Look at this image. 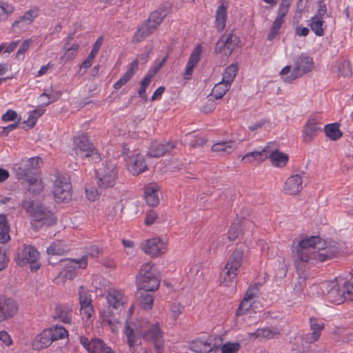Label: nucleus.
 Listing matches in <instances>:
<instances>
[{
  "label": "nucleus",
  "mask_w": 353,
  "mask_h": 353,
  "mask_svg": "<svg viewBox=\"0 0 353 353\" xmlns=\"http://www.w3.org/2000/svg\"><path fill=\"white\" fill-rule=\"evenodd\" d=\"M242 228L239 223H234L231 225L228 231V239L234 241L241 233Z\"/></svg>",
  "instance_id": "5fc2aeb1"
},
{
  "label": "nucleus",
  "mask_w": 353,
  "mask_h": 353,
  "mask_svg": "<svg viewBox=\"0 0 353 353\" xmlns=\"http://www.w3.org/2000/svg\"><path fill=\"white\" fill-rule=\"evenodd\" d=\"M238 72V65L236 63H232L228 66L223 75L222 80L225 83H227L231 85L233 82L234 77H236Z\"/></svg>",
  "instance_id": "8fccbe9b"
},
{
  "label": "nucleus",
  "mask_w": 353,
  "mask_h": 353,
  "mask_svg": "<svg viewBox=\"0 0 353 353\" xmlns=\"http://www.w3.org/2000/svg\"><path fill=\"white\" fill-rule=\"evenodd\" d=\"M45 112V109L43 108H37L30 112L29 117L27 120L23 122V124L26 125L28 128H33L36 123L37 120L39 117H40Z\"/></svg>",
  "instance_id": "3c124183"
},
{
  "label": "nucleus",
  "mask_w": 353,
  "mask_h": 353,
  "mask_svg": "<svg viewBox=\"0 0 353 353\" xmlns=\"http://www.w3.org/2000/svg\"><path fill=\"white\" fill-rule=\"evenodd\" d=\"M212 344L207 341L196 340L190 345V349L196 353H216L219 350V346L211 347Z\"/></svg>",
  "instance_id": "2f4dec72"
},
{
  "label": "nucleus",
  "mask_w": 353,
  "mask_h": 353,
  "mask_svg": "<svg viewBox=\"0 0 353 353\" xmlns=\"http://www.w3.org/2000/svg\"><path fill=\"white\" fill-rule=\"evenodd\" d=\"M126 161L128 170L134 176H137L148 169L145 157L139 153L128 155Z\"/></svg>",
  "instance_id": "dca6fc26"
},
{
  "label": "nucleus",
  "mask_w": 353,
  "mask_h": 353,
  "mask_svg": "<svg viewBox=\"0 0 353 353\" xmlns=\"http://www.w3.org/2000/svg\"><path fill=\"white\" fill-rule=\"evenodd\" d=\"M281 335L280 331L275 327H268L257 329L254 332L248 333V338L250 340L260 339H271L279 338Z\"/></svg>",
  "instance_id": "393cba45"
},
{
  "label": "nucleus",
  "mask_w": 353,
  "mask_h": 353,
  "mask_svg": "<svg viewBox=\"0 0 353 353\" xmlns=\"http://www.w3.org/2000/svg\"><path fill=\"white\" fill-rule=\"evenodd\" d=\"M171 311L173 317L176 319L183 312V306L179 303H174L171 306Z\"/></svg>",
  "instance_id": "0e129e2a"
},
{
  "label": "nucleus",
  "mask_w": 353,
  "mask_h": 353,
  "mask_svg": "<svg viewBox=\"0 0 353 353\" xmlns=\"http://www.w3.org/2000/svg\"><path fill=\"white\" fill-rule=\"evenodd\" d=\"M241 347L239 343H226L221 347L222 353H236Z\"/></svg>",
  "instance_id": "6e6d98bb"
},
{
  "label": "nucleus",
  "mask_w": 353,
  "mask_h": 353,
  "mask_svg": "<svg viewBox=\"0 0 353 353\" xmlns=\"http://www.w3.org/2000/svg\"><path fill=\"white\" fill-rule=\"evenodd\" d=\"M139 327H137L134 330L132 328L128 322L125 323L124 334L127 338L128 345L130 347H134L137 344V335H140L139 332H137Z\"/></svg>",
  "instance_id": "de8ad7c7"
},
{
  "label": "nucleus",
  "mask_w": 353,
  "mask_h": 353,
  "mask_svg": "<svg viewBox=\"0 0 353 353\" xmlns=\"http://www.w3.org/2000/svg\"><path fill=\"white\" fill-rule=\"evenodd\" d=\"M53 194L57 202L68 201L72 197V185L66 176L58 174L54 181Z\"/></svg>",
  "instance_id": "f8f14e48"
},
{
  "label": "nucleus",
  "mask_w": 353,
  "mask_h": 353,
  "mask_svg": "<svg viewBox=\"0 0 353 353\" xmlns=\"http://www.w3.org/2000/svg\"><path fill=\"white\" fill-rule=\"evenodd\" d=\"M142 249L145 254L152 257H155L164 253L165 245L161 239H152L142 243Z\"/></svg>",
  "instance_id": "aec40b11"
},
{
  "label": "nucleus",
  "mask_w": 353,
  "mask_h": 353,
  "mask_svg": "<svg viewBox=\"0 0 353 353\" xmlns=\"http://www.w3.org/2000/svg\"><path fill=\"white\" fill-rule=\"evenodd\" d=\"M22 207L32 217V227L37 230V223L39 225L51 226L57 223V218L49 207L45 205L39 201L24 199L22 201Z\"/></svg>",
  "instance_id": "7ed1b4c3"
},
{
  "label": "nucleus",
  "mask_w": 353,
  "mask_h": 353,
  "mask_svg": "<svg viewBox=\"0 0 353 353\" xmlns=\"http://www.w3.org/2000/svg\"><path fill=\"white\" fill-rule=\"evenodd\" d=\"M50 332V330L47 329L38 334L32 342V348L36 350H39L50 346L54 341Z\"/></svg>",
  "instance_id": "a878e982"
},
{
  "label": "nucleus",
  "mask_w": 353,
  "mask_h": 353,
  "mask_svg": "<svg viewBox=\"0 0 353 353\" xmlns=\"http://www.w3.org/2000/svg\"><path fill=\"white\" fill-rule=\"evenodd\" d=\"M17 113L13 110H8L2 116V120L5 122L14 121L17 118Z\"/></svg>",
  "instance_id": "e2e57ef3"
},
{
  "label": "nucleus",
  "mask_w": 353,
  "mask_h": 353,
  "mask_svg": "<svg viewBox=\"0 0 353 353\" xmlns=\"http://www.w3.org/2000/svg\"><path fill=\"white\" fill-rule=\"evenodd\" d=\"M157 218V213L154 210H150L147 214L145 219V223L147 225H150L154 223Z\"/></svg>",
  "instance_id": "69168bd1"
},
{
  "label": "nucleus",
  "mask_w": 353,
  "mask_h": 353,
  "mask_svg": "<svg viewBox=\"0 0 353 353\" xmlns=\"http://www.w3.org/2000/svg\"><path fill=\"white\" fill-rule=\"evenodd\" d=\"M176 142L173 141L162 143L152 142L150 146L147 155L150 157L159 158L170 153L176 148Z\"/></svg>",
  "instance_id": "6ab92c4d"
},
{
  "label": "nucleus",
  "mask_w": 353,
  "mask_h": 353,
  "mask_svg": "<svg viewBox=\"0 0 353 353\" xmlns=\"http://www.w3.org/2000/svg\"><path fill=\"white\" fill-rule=\"evenodd\" d=\"M79 294L81 313L87 319H90L94 312L90 295L84 290L83 286L80 287Z\"/></svg>",
  "instance_id": "b1692460"
},
{
  "label": "nucleus",
  "mask_w": 353,
  "mask_h": 353,
  "mask_svg": "<svg viewBox=\"0 0 353 353\" xmlns=\"http://www.w3.org/2000/svg\"><path fill=\"white\" fill-rule=\"evenodd\" d=\"M327 298L331 303L336 305L341 304L346 300L353 301V281L345 282L342 285L336 282H332Z\"/></svg>",
  "instance_id": "1a4fd4ad"
},
{
  "label": "nucleus",
  "mask_w": 353,
  "mask_h": 353,
  "mask_svg": "<svg viewBox=\"0 0 353 353\" xmlns=\"http://www.w3.org/2000/svg\"><path fill=\"white\" fill-rule=\"evenodd\" d=\"M244 250V245H237L230 256L221 274V285L228 286L236 277L243 263Z\"/></svg>",
  "instance_id": "20e7f679"
},
{
  "label": "nucleus",
  "mask_w": 353,
  "mask_h": 353,
  "mask_svg": "<svg viewBox=\"0 0 353 353\" xmlns=\"http://www.w3.org/2000/svg\"><path fill=\"white\" fill-rule=\"evenodd\" d=\"M0 10H1L3 14H6L7 17L14 11V8L5 2L0 1Z\"/></svg>",
  "instance_id": "774afa93"
},
{
  "label": "nucleus",
  "mask_w": 353,
  "mask_h": 353,
  "mask_svg": "<svg viewBox=\"0 0 353 353\" xmlns=\"http://www.w3.org/2000/svg\"><path fill=\"white\" fill-rule=\"evenodd\" d=\"M339 252L334 241H325L319 236H312L301 241L293 250L294 260L299 274L311 260L323 262L333 258Z\"/></svg>",
  "instance_id": "f257e3e1"
},
{
  "label": "nucleus",
  "mask_w": 353,
  "mask_h": 353,
  "mask_svg": "<svg viewBox=\"0 0 353 353\" xmlns=\"http://www.w3.org/2000/svg\"><path fill=\"white\" fill-rule=\"evenodd\" d=\"M291 0H281V3L280 4L278 14L274 19L272 28L276 30H279L283 23L284 22L285 17L289 10V8L290 6Z\"/></svg>",
  "instance_id": "72a5a7b5"
},
{
  "label": "nucleus",
  "mask_w": 353,
  "mask_h": 353,
  "mask_svg": "<svg viewBox=\"0 0 353 353\" xmlns=\"http://www.w3.org/2000/svg\"><path fill=\"white\" fill-rule=\"evenodd\" d=\"M118 171L114 161H108L96 171L97 182L99 188L106 189L114 187L117 183Z\"/></svg>",
  "instance_id": "6e6552de"
},
{
  "label": "nucleus",
  "mask_w": 353,
  "mask_h": 353,
  "mask_svg": "<svg viewBox=\"0 0 353 353\" xmlns=\"http://www.w3.org/2000/svg\"><path fill=\"white\" fill-rule=\"evenodd\" d=\"M336 71L339 75L343 77H350L352 76V72L350 63L348 61L341 59L335 65Z\"/></svg>",
  "instance_id": "37998d69"
},
{
  "label": "nucleus",
  "mask_w": 353,
  "mask_h": 353,
  "mask_svg": "<svg viewBox=\"0 0 353 353\" xmlns=\"http://www.w3.org/2000/svg\"><path fill=\"white\" fill-rule=\"evenodd\" d=\"M0 341L7 346H10L12 344V340L10 334L4 330L0 332Z\"/></svg>",
  "instance_id": "338daca9"
},
{
  "label": "nucleus",
  "mask_w": 353,
  "mask_h": 353,
  "mask_svg": "<svg viewBox=\"0 0 353 353\" xmlns=\"http://www.w3.org/2000/svg\"><path fill=\"white\" fill-rule=\"evenodd\" d=\"M19 121L20 118L18 119V121L15 123L10 124L6 127L0 128V135L3 137H6L10 131L13 130L14 129L18 127Z\"/></svg>",
  "instance_id": "680f3d73"
},
{
  "label": "nucleus",
  "mask_w": 353,
  "mask_h": 353,
  "mask_svg": "<svg viewBox=\"0 0 353 353\" xmlns=\"http://www.w3.org/2000/svg\"><path fill=\"white\" fill-rule=\"evenodd\" d=\"M237 143L234 141H221L212 146V151L223 154H230L236 150Z\"/></svg>",
  "instance_id": "58836bf2"
},
{
  "label": "nucleus",
  "mask_w": 353,
  "mask_h": 353,
  "mask_svg": "<svg viewBox=\"0 0 353 353\" xmlns=\"http://www.w3.org/2000/svg\"><path fill=\"white\" fill-rule=\"evenodd\" d=\"M39 253L31 245H24L23 248L18 249L16 257L17 264L21 266L30 264L32 272H35L39 269Z\"/></svg>",
  "instance_id": "9b49d317"
},
{
  "label": "nucleus",
  "mask_w": 353,
  "mask_h": 353,
  "mask_svg": "<svg viewBox=\"0 0 353 353\" xmlns=\"http://www.w3.org/2000/svg\"><path fill=\"white\" fill-rule=\"evenodd\" d=\"M201 47L200 45L197 46L192 51L189 60L188 61L184 77L186 79H190L194 68L198 63L201 58Z\"/></svg>",
  "instance_id": "7c9ffc66"
},
{
  "label": "nucleus",
  "mask_w": 353,
  "mask_h": 353,
  "mask_svg": "<svg viewBox=\"0 0 353 353\" xmlns=\"http://www.w3.org/2000/svg\"><path fill=\"white\" fill-rule=\"evenodd\" d=\"M268 154H270L268 158L270 159L272 165L277 168H284L287 165L289 160L288 154L278 150H270Z\"/></svg>",
  "instance_id": "e433bc0d"
},
{
  "label": "nucleus",
  "mask_w": 353,
  "mask_h": 353,
  "mask_svg": "<svg viewBox=\"0 0 353 353\" xmlns=\"http://www.w3.org/2000/svg\"><path fill=\"white\" fill-rule=\"evenodd\" d=\"M228 7V3L222 1L216 11V26L219 32H221L225 28Z\"/></svg>",
  "instance_id": "c9c22d12"
},
{
  "label": "nucleus",
  "mask_w": 353,
  "mask_h": 353,
  "mask_svg": "<svg viewBox=\"0 0 353 353\" xmlns=\"http://www.w3.org/2000/svg\"><path fill=\"white\" fill-rule=\"evenodd\" d=\"M313 67L312 59L308 56H299L294 62V73L288 75L291 71V66H285L280 72L281 78L286 83H291L302 74L310 72Z\"/></svg>",
  "instance_id": "0eeeda50"
},
{
  "label": "nucleus",
  "mask_w": 353,
  "mask_h": 353,
  "mask_svg": "<svg viewBox=\"0 0 353 353\" xmlns=\"http://www.w3.org/2000/svg\"><path fill=\"white\" fill-rule=\"evenodd\" d=\"M171 10V6L169 3H163L157 10L151 12L148 20L150 21H154V24L160 25L163 21V19L168 15Z\"/></svg>",
  "instance_id": "f704fd0d"
},
{
  "label": "nucleus",
  "mask_w": 353,
  "mask_h": 353,
  "mask_svg": "<svg viewBox=\"0 0 353 353\" xmlns=\"http://www.w3.org/2000/svg\"><path fill=\"white\" fill-rule=\"evenodd\" d=\"M72 307L70 305H59L55 307L53 319H58L64 323H72Z\"/></svg>",
  "instance_id": "bb28decb"
},
{
  "label": "nucleus",
  "mask_w": 353,
  "mask_h": 353,
  "mask_svg": "<svg viewBox=\"0 0 353 353\" xmlns=\"http://www.w3.org/2000/svg\"><path fill=\"white\" fill-rule=\"evenodd\" d=\"M252 305L251 300L243 298L242 301L241 302L238 310L236 312V314L238 316H241L245 314L247 311L250 310Z\"/></svg>",
  "instance_id": "4d7b16f0"
},
{
  "label": "nucleus",
  "mask_w": 353,
  "mask_h": 353,
  "mask_svg": "<svg viewBox=\"0 0 353 353\" xmlns=\"http://www.w3.org/2000/svg\"><path fill=\"white\" fill-rule=\"evenodd\" d=\"M18 177L26 179L29 184L28 190L34 194L41 193L44 188L42 180L39 176L29 175V172L24 171V172H17Z\"/></svg>",
  "instance_id": "4be33fe9"
},
{
  "label": "nucleus",
  "mask_w": 353,
  "mask_h": 353,
  "mask_svg": "<svg viewBox=\"0 0 353 353\" xmlns=\"http://www.w3.org/2000/svg\"><path fill=\"white\" fill-rule=\"evenodd\" d=\"M143 339L153 343L157 353H162L163 350V332L157 322L142 321L137 331Z\"/></svg>",
  "instance_id": "423d86ee"
},
{
  "label": "nucleus",
  "mask_w": 353,
  "mask_h": 353,
  "mask_svg": "<svg viewBox=\"0 0 353 353\" xmlns=\"http://www.w3.org/2000/svg\"><path fill=\"white\" fill-rule=\"evenodd\" d=\"M31 42L32 41L30 39H27L22 43L21 46H20L19 49L17 52V58H18L19 59L23 58V55L29 49Z\"/></svg>",
  "instance_id": "bf43d9fd"
},
{
  "label": "nucleus",
  "mask_w": 353,
  "mask_h": 353,
  "mask_svg": "<svg viewBox=\"0 0 353 353\" xmlns=\"http://www.w3.org/2000/svg\"><path fill=\"white\" fill-rule=\"evenodd\" d=\"M137 289L156 291L160 285V277L154 265L146 263L141 265L137 276Z\"/></svg>",
  "instance_id": "39448f33"
},
{
  "label": "nucleus",
  "mask_w": 353,
  "mask_h": 353,
  "mask_svg": "<svg viewBox=\"0 0 353 353\" xmlns=\"http://www.w3.org/2000/svg\"><path fill=\"white\" fill-rule=\"evenodd\" d=\"M65 50L64 56L68 59H72L74 57V54L77 52L79 48V45L74 43L71 46H64Z\"/></svg>",
  "instance_id": "13d9d810"
},
{
  "label": "nucleus",
  "mask_w": 353,
  "mask_h": 353,
  "mask_svg": "<svg viewBox=\"0 0 353 353\" xmlns=\"http://www.w3.org/2000/svg\"><path fill=\"white\" fill-rule=\"evenodd\" d=\"M309 26L316 35L321 37L324 34V30L326 28V25H325V21L323 20V17L314 16L311 19V22Z\"/></svg>",
  "instance_id": "79ce46f5"
},
{
  "label": "nucleus",
  "mask_w": 353,
  "mask_h": 353,
  "mask_svg": "<svg viewBox=\"0 0 353 353\" xmlns=\"http://www.w3.org/2000/svg\"><path fill=\"white\" fill-rule=\"evenodd\" d=\"M284 192L290 195H296L303 190V179L300 174L288 177L283 187Z\"/></svg>",
  "instance_id": "5701e85b"
},
{
  "label": "nucleus",
  "mask_w": 353,
  "mask_h": 353,
  "mask_svg": "<svg viewBox=\"0 0 353 353\" xmlns=\"http://www.w3.org/2000/svg\"><path fill=\"white\" fill-rule=\"evenodd\" d=\"M270 146L267 145L261 151H254L245 154L241 159L245 163H252L254 161L261 163L268 158Z\"/></svg>",
  "instance_id": "c756f323"
},
{
  "label": "nucleus",
  "mask_w": 353,
  "mask_h": 353,
  "mask_svg": "<svg viewBox=\"0 0 353 353\" xmlns=\"http://www.w3.org/2000/svg\"><path fill=\"white\" fill-rule=\"evenodd\" d=\"M325 132L330 139L337 140L342 137L343 133L339 130V124L334 123L325 126Z\"/></svg>",
  "instance_id": "09e8293b"
},
{
  "label": "nucleus",
  "mask_w": 353,
  "mask_h": 353,
  "mask_svg": "<svg viewBox=\"0 0 353 353\" xmlns=\"http://www.w3.org/2000/svg\"><path fill=\"white\" fill-rule=\"evenodd\" d=\"M41 163V159L38 157H32L28 159L22 166H19L17 169V172L19 171L20 172H24V171H27L29 172V175L32 174V170L37 168L39 165Z\"/></svg>",
  "instance_id": "c03bdc74"
},
{
  "label": "nucleus",
  "mask_w": 353,
  "mask_h": 353,
  "mask_svg": "<svg viewBox=\"0 0 353 353\" xmlns=\"http://www.w3.org/2000/svg\"><path fill=\"white\" fill-rule=\"evenodd\" d=\"M310 342L306 339V334L296 336L291 345V353H306L310 350Z\"/></svg>",
  "instance_id": "c85d7f7f"
},
{
  "label": "nucleus",
  "mask_w": 353,
  "mask_h": 353,
  "mask_svg": "<svg viewBox=\"0 0 353 353\" xmlns=\"http://www.w3.org/2000/svg\"><path fill=\"white\" fill-rule=\"evenodd\" d=\"M159 186L156 183L148 184L145 188V198L146 203L150 206H157L159 203L157 192Z\"/></svg>",
  "instance_id": "473e14b6"
},
{
  "label": "nucleus",
  "mask_w": 353,
  "mask_h": 353,
  "mask_svg": "<svg viewBox=\"0 0 353 353\" xmlns=\"http://www.w3.org/2000/svg\"><path fill=\"white\" fill-rule=\"evenodd\" d=\"M65 252L66 248L61 241L52 243L47 249L48 254L51 255H62Z\"/></svg>",
  "instance_id": "603ef678"
},
{
  "label": "nucleus",
  "mask_w": 353,
  "mask_h": 353,
  "mask_svg": "<svg viewBox=\"0 0 353 353\" xmlns=\"http://www.w3.org/2000/svg\"><path fill=\"white\" fill-rule=\"evenodd\" d=\"M138 69V59L133 61L128 67L125 74L114 85V89H119L129 81L134 74V72Z\"/></svg>",
  "instance_id": "4c0bfd02"
},
{
  "label": "nucleus",
  "mask_w": 353,
  "mask_h": 353,
  "mask_svg": "<svg viewBox=\"0 0 353 353\" xmlns=\"http://www.w3.org/2000/svg\"><path fill=\"white\" fill-rule=\"evenodd\" d=\"M0 243H6L10 239V224L5 214H0Z\"/></svg>",
  "instance_id": "ea45409f"
},
{
  "label": "nucleus",
  "mask_w": 353,
  "mask_h": 353,
  "mask_svg": "<svg viewBox=\"0 0 353 353\" xmlns=\"http://www.w3.org/2000/svg\"><path fill=\"white\" fill-rule=\"evenodd\" d=\"M50 330L53 341L59 340L68 335V331L62 326L56 325L48 328Z\"/></svg>",
  "instance_id": "864d4df0"
},
{
  "label": "nucleus",
  "mask_w": 353,
  "mask_h": 353,
  "mask_svg": "<svg viewBox=\"0 0 353 353\" xmlns=\"http://www.w3.org/2000/svg\"><path fill=\"white\" fill-rule=\"evenodd\" d=\"M154 292L137 289L136 296L139 300L140 306L143 310H150L152 308L154 303V296L152 294Z\"/></svg>",
  "instance_id": "cd10ccee"
},
{
  "label": "nucleus",
  "mask_w": 353,
  "mask_h": 353,
  "mask_svg": "<svg viewBox=\"0 0 353 353\" xmlns=\"http://www.w3.org/2000/svg\"><path fill=\"white\" fill-rule=\"evenodd\" d=\"M240 40L237 35L232 32L225 33L216 43L214 52L216 54L223 53L226 57H230L234 50L237 47Z\"/></svg>",
  "instance_id": "ddd939ff"
},
{
  "label": "nucleus",
  "mask_w": 353,
  "mask_h": 353,
  "mask_svg": "<svg viewBox=\"0 0 353 353\" xmlns=\"http://www.w3.org/2000/svg\"><path fill=\"white\" fill-rule=\"evenodd\" d=\"M37 10H29L19 18V20L15 21L12 24L13 28H17L19 27L20 24L29 25L30 24L34 18L37 17Z\"/></svg>",
  "instance_id": "a18cd8bd"
},
{
  "label": "nucleus",
  "mask_w": 353,
  "mask_h": 353,
  "mask_svg": "<svg viewBox=\"0 0 353 353\" xmlns=\"http://www.w3.org/2000/svg\"><path fill=\"white\" fill-rule=\"evenodd\" d=\"M102 41H103V39L101 37H99L97 39V41H95V43L93 45L91 52L88 54L89 57L92 58V59H94V57H96L97 54L98 53V52L101 48V46L102 44Z\"/></svg>",
  "instance_id": "052dcab7"
},
{
  "label": "nucleus",
  "mask_w": 353,
  "mask_h": 353,
  "mask_svg": "<svg viewBox=\"0 0 353 353\" xmlns=\"http://www.w3.org/2000/svg\"><path fill=\"white\" fill-rule=\"evenodd\" d=\"M154 23V21H150L148 19L145 21L133 35L132 42L133 43H138L154 32L159 26V24Z\"/></svg>",
  "instance_id": "412c9836"
},
{
  "label": "nucleus",
  "mask_w": 353,
  "mask_h": 353,
  "mask_svg": "<svg viewBox=\"0 0 353 353\" xmlns=\"http://www.w3.org/2000/svg\"><path fill=\"white\" fill-rule=\"evenodd\" d=\"M63 269L60 272L59 275L64 279L72 280L76 276V269L77 268H85L88 265V256H83L79 259H64Z\"/></svg>",
  "instance_id": "4468645a"
},
{
  "label": "nucleus",
  "mask_w": 353,
  "mask_h": 353,
  "mask_svg": "<svg viewBox=\"0 0 353 353\" xmlns=\"http://www.w3.org/2000/svg\"><path fill=\"white\" fill-rule=\"evenodd\" d=\"M18 311V305L12 298L0 296V322L13 316Z\"/></svg>",
  "instance_id": "a211bd4d"
},
{
  "label": "nucleus",
  "mask_w": 353,
  "mask_h": 353,
  "mask_svg": "<svg viewBox=\"0 0 353 353\" xmlns=\"http://www.w3.org/2000/svg\"><path fill=\"white\" fill-rule=\"evenodd\" d=\"M80 342L89 353H114L103 341L98 339L89 341L86 337L81 336Z\"/></svg>",
  "instance_id": "f3484780"
},
{
  "label": "nucleus",
  "mask_w": 353,
  "mask_h": 353,
  "mask_svg": "<svg viewBox=\"0 0 353 353\" xmlns=\"http://www.w3.org/2000/svg\"><path fill=\"white\" fill-rule=\"evenodd\" d=\"M321 132V123L320 119L317 117H310L302 131L303 142L306 143L312 142Z\"/></svg>",
  "instance_id": "2eb2a0df"
},
{
  "label": "nucleus",
  "mask_w": 353,
  "mask_h": 353,
  "mask_svg": "<svg viewBox=\"0 0 353 353\" xmlns=\"http://www.w3.org/2000/svg\"><path fill=\"white\" fill-rule=\"evenodd\" d=\"M230 88V84L221 81L214 86L210 96L214 97L216 99H221L229 90Z\"/></svg>",
  "instance_id": "49530a36"
},
{
  "label": "nucleus",
  "mask_w": 353,
  "mask_h": 353,
  "mask_svg": "<svg viewBox=\"0 0 353 353\" xmlns=\"http://www.w3.org/2000/svg\"><path fill=\"white\" fill-rule=\"evenodd\" d=\"M73 149L75 154L81 158L90 157L94 162L101 160V156L93 147L85 135H80L74 138Z\"/></svg>",
  "instance_id": "9d476101"
},
{
  "label": "nucleus",
  "mask_w": 353,
  "mask_h": 353,
  "mask_svg": "<svg viewBox=\"0 0 353 353\" xmlns=\"http://www.w3.org/2000/svg\"><path fill=\"white\" fill-rule=\"evenodd\" d=\"M106 300L108 307L101 312V325L112 332H117L119 321L112 310L121 311L124 309L128 301V296L123 290L112 288L107 291Z\"/></svg>",
  "instance_id": "f03ea898"
},
{
  "label": "nucleus",
  "mask_w": 353,
  "mask_h": 353,
  "mask_svg": "<svg viewBox=\"0 0 353 353\" xmlns=\"http://www.w3.org/2000/svg\"><path fill=\"white\" fill-rule=\"evenodd\" d=\"M310 327L312 332L306 334V339L310 342H315L320 337L323 324H319L316 319L310 318Z\"/></svg>",
  "instance_id": "a19ab883"
}]
</instances>
